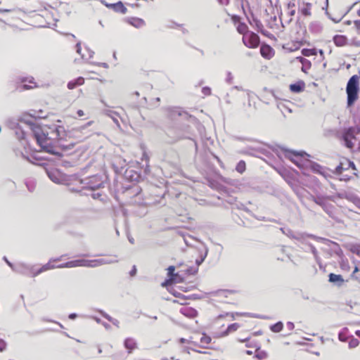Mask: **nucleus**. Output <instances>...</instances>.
<instances>
[{
  "label": "nucleus",
  "instance_id": "f257e3e1",
  "mask_svg": "<svg viewBox=\"0 0 360 360\" xmlns=\"http://www.w3.org/2000/svg\"><path fill=\"white\" fill-rule=\"evenodd\" d=\"M27 124L31 129L37 143L40 146L41 150L56 156H62L61 151H68L74 148L75 143H70L68 145L61 144L60 141L63 140L66 132L64 127L53 124L49 127V131L41 126L30 120H20Z\"/></svg>",
  "mask_w": 360,
  "mask_h": 360
},
{
  "label": "nucleus",
  "instance_id": "f03ea898",
  "mask_svg": "<svg viewBox=\"0 0 360 360\" xmlns=\"http://www.w3.org/2000/svg\"><path fill=\"white\" fill-rule=\"evenodd\" d=\"M281 150L284 152L285 157L293 162L300 169L309 167L314 172L326 176L325 168L317 162L308 160L307 158L310 157V155L305 151H297L290 150L284 147H282Z\"/></svg>",
  "mask_w": 360,
  "mask_h": 360
},
{
  "label": "nucleus",
  "instance_id": "7ed1b4c3",
  "mask_svg": "<svg viewBox=\"0 0 360 360\" xmlns=\"http://www.w3.org/2000/svg\"><path fill=\"white\" fill-rule=\"evenodd\" d=\"M359 73V75H352L347 83L346 93L347 107L352 106L359 98L360 70Z\"/></svg>",
  "mask_w": 360,
  "mask_h": 360
},
{
  "label": "nucleus",
  "instance_id": "20e7f679",
  "mask_svg": "<svg viewBox=\"0 0 360 360\" xmlns=\"http://www.w3.org/2000/svg\"><path fill=\"white\" fill-rule=\"evenodd\" d=\"M103 187L104 183L103 181H99L98 183L96 184L93 181V180H90L86 184V186L81 190L80 192L82 195H91L92 198L102 201L103 199L101 197L103 196V193L98 190Z\"/></svg>",
  "mask_w": 360,
  "mask_h": 360
},
{
  "label": "nucleus",
  "instance_id": "39448f33",
  "mask_svg": "<svg viewBox=\"0 0 360 360\" xmlns=\"http://www.w3.org/2000/svg\"><path fill=\"white\" fill-rule=\"evenodd\" d=\"M243 43L249 49H255L258 47L260 41L259 37L253 32H248L243 37Z\"/></svg>",
  "mask_w": 360,
  "mask_h": 360
},
{
  "label": "nucleus",
  "instance_id": "423d86ee",
  "mask_svg": "<svg viewBox=\"0 0 360 360\" xmlns=\"http://www.w3.org/2000/svg\"><path fill=\"white\" fill-rule=\"evenodd\" d=\"M168 117L172 120H176L178 117L182 120H188L192 117L187 112L178 107L168 108Z\"/></svg>",
  "mask_w": 360,
  "mask_h": 360
},
{
  "label": "nucleus",
  "instance_id": "0eeeda50",
  "mask_svg": "<svg viewBox=\"0 0 360 360\" xmlns=\"http://www.w3.org/2000/svg\"><path fill=\"white\" fill-rule=\"evenodd\" d=\"M280 230L281 231V232L283 234H285L288 237L295 239L298 241H302L305 237L304 233L294 232L293 231H292L291 229H290L288 228L282 227L280 229Z\"/></svg>",
  "mask_w": 360,
  "mask_h": 360
},
{
  "label": "nucleus",
  "instance_id": "6e6552de",
  "mask_svg": "<svg viewBox=\"0 0 360 360\" xmlns=\"http://www.w3.org/2000/svg\"><path fill=\"white\" fill-rule=\"evenodd\" d=\"M141 192L142 188L136 184L126 187L124 190L125 195L130 198L139 196Z\"/></svg>",
  "mask_w": 360,
  "mask_h": 360
},
{
  "label": "nucleus",
  "instance_id": "1a4fd4ad",
  "mask_svg": "<svg viewBox=\"0 0 360 360\" xmlns=\"http://www.w3.org/2000/svg\"><path fill=\"white\" fill-rule=\"evenodd\" d=\"M77 266H85V259H79L71 260L65 263L59 264L58 268H72Z\"/></svg>",
  "mask_w": 360,
  "mask_h": 360
},
{
  "label": "nucleus",
  "instance_id": "9d476101",
  "mask_svg": "<svg viewBox=\"0 0 360 360\" xmlns=\"http://www.w3.org/2000/svg\"><path fill=\"white\" fill-rule=\"evenodd\" d=\"M328 281L337 287H341L345 283L342 275L335 274L334 273H330L328 274Z\"/></svg>",
  "mask_w": 360,
  "mask_h": 360
},
{
  "label": "nucleus",
  "instance_id": "9b49d317",
  "mask_svg": "<svg viewBox=\"0 0 360 360\" xmlns=\"http://www.w3.org/2000/svg\"><path fill=\"white\" fill-rule=\"evenodd\" d=\"M124 177L129 181H139L141 176L140 173L134 171V169H127L124 172Z\"/></svg>",
  "mask_w": 360,
  "mask_h": 360
},
{
  "label": "nucleus",
  "instance_id": "f8f14e48",
  "mask_svg": "<svg viewBox=\"0 0 360 360\" xmlns=\"http://www.w3.org/2000/svg\"><path fill=\"white\" fill-rule=\"evenodd\" d=\"M289 88L291 92L299 94L304 90L305 83L303 80H299L293 84H290Z\"/></svg>",
  "mask_w": 360,
  "mask_h": 360
},
{
  "label": "nucleus",
  "instance_id": "ddd939ff",
  "mask_svg": "<svg viewBox=\"0 0 360 360\" xmlns=\"http://www.w3.org/2000/svg\"><path fill=\"white\" fill-rule=\"evenodd\" d=\"M333 41L336 46H343L348 44V39L345 35L335 34L333 37Z\"/></svg>",
  "mask_w": 360,
  "mask_h": 360
},
{
  "label": "nucleus",
  "instance_id": "4468645a",
  "mask_svg": "<svg viewBox=\"0 0 360 360\" xmlns=\"http://www.w3.org/2000/svg\"><path fill=\"white\" fill-rule=\"evenodd\" d=\"M180 311L184 316L191 319H193L198 316V311L191 307H183L181 309Z\"/></svg>",
  "mask_w": 360,
  "mask_h": 360
},
{
  "label": "nucleus",
  "instance_id": "2eb2a0df",
  "mask_svg": "<svg viewBox=\"0 0 360 360\" xmlns=\"http://www.w3.org/2000/svg\"><path fill=\"white\" fill-rule=\"evenodd\" d=\"M260 53L262 57L266 59H270L273 56L274 51V49L268 44L264 46H262L260 48Z\"/></svg>",
  "mask_w": 360,
  "mask_h": 360
},
{
  "label": "nucleus",
  "instance_id": "dca6fc26",
  "mask_svg": "<svg viewBox=\"0 0 360 360\" xmlns=\"http://www.w3.org/2000/svg\"><path fill=\"white\" fill-rule=\"evenodd\" d=\"M108 8H112L115 12L125 14L127 11V8L124 6L122 1H118L115 4H107Z\"/></svg>",
  "mask_w": 360,
  "mask_h": 360
},
{
  "label": "nucleus",
  "instance_id": "f3484780",
  "mask_svg": "<svg viewBox=\"0 0 360 360\" xmlns=\"http://www.w3.org/2000/svg\"><path fill=\"white\" fill-rule=\"evenodd\" d=\"M124 346L129 354L131 353L137 347L136 341L132 338H127L124 341Z\"/></svg>",
  "mask_w": 360,
  "mask_h": 360
},
{
  "label": "nucleus",
  "instance_id": "a211bd4d",
  "mask_svg": "<svg viewBox=\"0 0 360 360\" xmlns=\"http://www.w3.org/2000/svg\"><path fill=\"white\" fill-rule=\"evenodd\" d=\"M126 21L136 28H140L145 25L143 19L136 17L127 18Z\"/></svg>",
  "mask_w": 360,
  "mask_h": 360
},
{
  "label": "nucleus",
  "instance_id": "6ab92c4d",
  "mask_svg": "<svg viewBox=\"0 0 360 360\" xmlns=\"http://www.w3.org/2000/svg\"><path fill=\"white\" fill-rule=\"evenodd\" d=\"M309 30L313 34H319L323 30V26L319 21H313L309 24Z\"/></svg>",
  "mask_w": 360,
  "mask_h": 360
},
{
  "label": "nucleus",
  "instance_id": "aec40b11",
  "mask_svg": "<svg viewBox=\"0 0 360 360\" xmlns=\"http://www.w3.org/2000/svg\"><path fill=\"white\" fill-rule=\"evenodd\" d=\"M342 139L353 140L356 139V132L353 127L345 129L342 134Z\"/></svg>",
  "mask_w": 360,
  "mask_h": 360
},
{
  "label": "nucleus",
  "instance_id": "412c9836",
  "mask_svg": "<svg viewBox=\"0 0 360 360\" xmlns=\"http://www.w3.org/2000/svg\"><path fill=\"white\" fill-rule=\"evenodd\" d=\"M313 201L318 205L321 206L323 210L328 212L329 205L327 203L326 198L323 196H316L313 198Z\"/></svg>",
  "mask_w": 360,
  "mask_h": 360
},
{
  "label": "nucleus",
  "instance_id": "4be33fe9",
  "mask_svg": "<svg viewBox=\"0 0 360 360\" xmlns=\"http://www.w3.org/2000/svg\"><path fill=\"white\" fill-rule=\"evenodd\" d=\"M167 277L169 278V280H172L173 283H181V280H177L176 276H179V274L178 273H175V266H169L167 268Z\"/></svg>",
  "mask_w": 360,
  "mask_h": 360
},
{
  "label": "nucleus",
  "instance_id": "5701e85b",
  "mask_svg": "<svg viewBox=\"0 0 360 360\" xmlns=\"http://www.w3.org/2000/svg\"><path fill=\"white\" fill-rule=\"evenodd\" d=\"M235 315H238V316H250V317L258 318V319H268V317L266 316L257 315V314H248V313H239V312H236V314L232 313V312H227V313H226V316H231L232 319H235Z\"/></svg>",
  "mask_w": 360,
  "mask_h": 360
},
{
  "label": "nucleus",
  "instance_id": "b1692460",
  "mask_svg": "<svg viewBox=\"0 0 360 360\" xmlns=\"http://www.w3.org/2000/svg\"><path fill=\"white\" fill-rule=\"evenodd\" d=\"M84 82V79L83 77H79L77 78H76L74 80H72V81H70L68 83V88L69 89H74L75 88H76L77 86H80L82 84H83Z\"/></svg>",
  "mask_w": 360,
  "mask_h": 360
},
{
  "label": "nucleus",
  "instance_id": "393cba45",
  "mask_svg": "<svg viewBox=\"0 0 360 360\" xmlns=\"http://www.w3.org/2000/svg\"><path fill=\"white\" fill-rule=\"evenodd\" d=\"M250 24L254 27L257 32L261 30L264 27L262 22L257 19L253 14H252V19L249 20Z\"/></svg>",
  "mask_w": 360,
  "mask_h": 360
},
{
  "label": "nucleus",
  "instance_id": "a878e982",
  "mask_svg": "<svg viewBox=\"0 0 360 360\" xmlns=\"http://www.w3.org/2000/svg\"><path fill=\"white\" fill-rule=\"evenodd\" d=\"M30 269L25 264H20L18 265L15 266V268H13V271L23 274V275H28V272L30 271Z\"/></svg>",
  "mask_w": 360,
  "mask_h": 360
},
{
  "label": "nucleus",
  "instance_id": "bb28decb",
  "mask_svg": "<svg viewBox=\"0 0 360 360\" xmlns=\"http://www.w3.org/2000/svg\"><path fill=\"white\" fill-rule=\"evenodd\" d=\"M239 327H240V326L237 323H231V324L229 325L228 327L226 328V329L221 333V337H225V336L228 335L230 333L237 330Z\"/></svg>",
  "mask_w": 360,
  "mask_h": 360
},
{
  "label": "nucleus",
  "instance_id": "cd10ccee",
  "mask_svg": "<svg viewBox=\"0 0 360 360\" xmlns=\"http://www.w3.org/2000/svg\"><path fill=\"white\" fill-rule=\"evenodd\" d=\"M311 4L309 2L304 3V6L301 8L299 11L301 12V13L304 16H309L311 15Z\"/></svg>",
  "mask_w": 360,
  "mask_h": 360
},
{
  "label": "nucleus",
  "instance_id": "c85d7f7f",
  "mask_svg": "<svg viewBox=\"0 0 360 360\" xmlns=\"http://www.w3.org/2000/svg\"><path fill=\"white\" fill-rule=\"evenodd\" d=\"M348 168L346 167L345 164V160L340 162V164L335 168L333 171V173L336 175H340L342 174V172L345 170H347Z\"/></svg>",
  "mask_w": 360,
  "mask_h": 360
},
{
  "label": "nucleus",
  "instance_id": "c756f323",
  "mask_svg": "<svg viewBox=\"0 0 360 360\" xmlns=\"http://www.w3.org/2000/svg\"><path fill=\"white\" fill-rule=\"evenodd\" d=\"M269 328L273 333H279L283 328V323L282 321H279L276 323L271 325Z\"/></svg>",
  "mask_w": 360,
  "mask_h": 360
},
{
  "label": "nucleus",
  "instance_id": "7c9ffc66",
  "mask_svg": "<svg viewBox=\"0 0 360 360\" xmlns=\"http://www.w3.org/2000/svg\"><path fill=\"white\" fill-rule=\"evenodd\" d=\"M99 266H101L100 259H85V266L86 267H96Z\"/></svg>",
  "mask_w": 360,
  "mask_h": 360
},
{
  "label": "nucleus",
  "instance_id": "2f4dec72",
  "mask_svg": "<svg viewBox=\"0 0 360 360\" xmlns=\"http://www.w3.org/2000/svg\"><path fill=\"white\" fill-rule=\"evenodd\" d=\"M208 253V248L207 247H205L204 252L200 253V256L199 258L195 259V264L197 265V267L200 266L205 259Z\"/></svg>",
  "mask_w": 360,
  "mask_h": 360
},
{
  "label": "nucleus",
  "instance_id": "473e14b6",
  "mask_svg": "<svg viewBox=\"0 0 360 360\" xmlns=\"http://www.w3.org/2000/svg\"><path fill=\"white\" fill-rule=\"evenodd\" d=\"M346 198L351 201L354 205H356L360 210V198L354 195H350L347 196Z\"/></svg>",
  "mask_w": 360,
  "mask_h": 360
},
{
  "label": "nucleus",
  "instance_id": "72a5a7b5",
  "mask_svg": "<svg viewBox=\"0 0 360 360\" xmlns=\"http://www.w3.org/2000/svg\"><path fill=\"white\" fill-rule=\"evenodd\" d=\"M48 176L49 179L54 183L60 184L61 182L60 178L58 176V174L53 172H48Z\"/></svg>",
  "mask_w": 360,
  "mask_h": 360
},
{
  "label": "nucleus",
  "instance_id": "f704fd0d",
  "mask_svg": "<svg viewBox=\"0 0 360 360\" xmlns=\"http://www.w3.org/2000/svg\"><path fill=\"white\" fill-rule=\"evenodd\" d=\"M245 169H246L245 162L244 160H240L236 165V170L238 173L243 174L245 171Z\"/></svg>",
  "mask_w": 360,
  "mask_h": 360
},
{
  "label": "nucleus",
  "instance_id": "c9c22d12",
  "mask_svg": "<svg viewBox=\"0 0 360 360\" xmlns=\"http://www.w3.org/2000/svg\"><path fill=\"white\" fill-rule=\"evenodd\" d=\"M105 114L108 116L110 117L115 124L119 125V121H118V120L117 118V116H118V113L117 112H116L115 111H112V110H108L105 111Z\"/></svg>",
  "mask_w": 360,
  "mask_h": 360
},
{
  "label": "nucleus",
  "instance_id": "e433bc0d",
  "mask_svg": "<svg viewBox=\"0 0 360 360\" xmlns=\"http://www.w3.org/2000/svg\"><path fill=\"white\" fill-rule=\"evenodd\" d=\"M300 61L302 63V70L306 72V70L311 68V62L304 58H300Z\"/></svg>",
  "mask_w": 360,
  "mask_h": 360
},
{
  "label": "nucleus",
  "instance_id": "4c0bfd02",
  "mask_svg": "<svg viewBox=\"0 0 360 360\" xmlns=\"http://www.w3.org/2000/svg\"><path fill=\"white\" fill-rule=\"evenodd\" d=\"M309 248H310V250H311V253L314 256L316 261L321 266V264L319 263L320 258L318 256V251H317L316 248L312 244H309Z\"/></svg>",
  "mask_w": 360,
  "mask_h": 360
},
{
  "label": "nucleus",
  "instance_id": "58836bf2",
  "mask_svg": "<svg viewBox=\"0 0 360 360\" xmlns=\"http://www.w3.org/2000/svg\"><path fill=\"white\" fill-rule=\"evenodd\" d=\"M267 356H268L267 352L264 350L259 351L255 354V357L259 360L266 358Z\"/></svg>",
  "mask_w": 360,
  "mask_h": 360
},
{
  "label": "nucleus",
  "instance_id": "ea45409f",
  "mask_svg": "<svg viewBox=\"0 0 360 360\" xmlns=\"http://www.w3.org/2000/svg\"><path fill=\"white\" fill-rule=\"evenodd\" d=\"M212 341L211 337L206 335L205 333L202 334V336L200 338V342L202 344H210Z\"/></svg>",
  "mask_w": 360,
  "mask_h": 360
},
{
  "label": "nucleus",
  "instance_id": "a19ab883",
  "mask_svg": "<svg viewBox=\"0 0 360 360\" xmlns=\"http://www.w3.org/2000/svg\"><path fill=\"white\" fill-rule=\"evenodd\" d=\"M247 30H248V26L245 23H240L237 27V31L240 34H244V33L247 31Z\"/></svg>",
  "mask_w": 360,
  "mask_h": 360
},
{
  "label": "nucleus",
  "instance_id": "79ce46f5",
  "mask_svg": "<svg viewBox=\"0 0 360 360\" xmlns=\"http://www.w3.org/2000/svg\"><path fill=\"white\" fill-rule=\"evenodd\" d=\"M359 344V341L358 339L352 338L349 342V348H355Z\"/></svg>",
  "mask_w": 360,
  "mask_h": 360
},
{
  "label": "nucleus",
  "instance_id": "37998d69",
  "mask_svg": "<svg viewBox=\"0 0 360 360\" xmlns=\"http://www.w3.org/2000/svg\"><path fill=\"white\" fill-rule=\"evenodd\" d=\"M112 360H124L125 356L122 352L114 354L111 356Z\"/></svg>",
  "mask_w": 360,
  "mask_h": 360
},
{
  "label": "nucleus",
  "instance_id": "c03bdc74",
  "mask_svg": "<svg viewBox=\"0 0 360 360\" xmlns=\"http://www.w3.org/2000/svg\"><path fill=\"white\" fill-rule=\"evenodd\" d=\"M345 164L346 167L348 168V169L349 168H352L354 170H356V166H355L354 162H352L348 159H345Z\"/></svg>",
  "mask_w": 360,
  "mask_h": 360
},
{
  "label": "nucleus",
  "instance_id": "a18cd8bd",
  "mask_svg": "<svg viewBox=\"0 0 360 360\" xmlns=\"http://www.w3.org/2000/svg\"><path fill=\"white\" fill-rule=\"evenodd\" d=\"M198 271V267L190 266L186 270V272L188 275H195L197 274Z\"/></svg>",
  "mask_w": 360,
  "mask_h": 360
},
{
  "label": "nucleus",
  "instance_id": "49530a36",
  "mask_svg": "<svg viewBox=\"0 0 360 360\" xmlns=\"http://www.w3.org/2000/svg\"><path fill=\"white\" fill-rule=\"evenodd\" d=\"M98 313L105 319H106L108 321H112V319L113 318L111 317L109 314H108L107 313H105L103 310L102 309H98Z\"/></svg>",
  "mask_w": 360,
  "mask_h": 360
},
{
  "label": "nucleus",
  "instance_id": "de8ad7c7",
  "mask_svg": "<svg viewBox=\"0 0 360 360\" xmlns=\"http://www.w3.org/2000/svg\"><path fill=\"white\" fill-rule=\"evenodd\" d=\"M302 54L306 56H310L315 54V51L313 49H304L302 51Z\"/></svg>",
  "mask_w": 360,
  "mask_h": 360
},
{
  "label": "nucleus",
  "instance_id": "09e8293b",
  "mask_svg": "<svg viewBox=\"0 0 360 360\" xmlns=\"http://www.w3.org/2000/svg\"><path fill=\"white\" fill-rule=\"evenodd\" d=\"M259 32H260L262 35L268 37V38H271V37H274V35L270 33L269 31L266 30L264 29V27H262V29H261V30L259 31Z\"/></svg>",
  "mask_w": 360,
  "mask_h": 360
},
{
  "label": "nucleus",
  "instance_id": "8fccbe9b",
  "mask_svg": "<svg viewBox=\"0 0 360 360\" xmlns=\"http://www.w3.org/2000/svg\"><path fill=\"white\" fill-rule=\"evenodd\" d=\"M6 347H7L6 342L4 340L0 338V352L5 351L6 349Z\"/></svg>",
  "mask_w": 360,
  "mask_h": 360
},
{
  "label": "nucleus",
  "instance_id": "3c124183",
  "mask_svg": "<svg viewBox=\"0 0 360 360\" xmlns=\"http://www.w3.org/2000/svg\"><path fill=\"white\" fill-rule=\"evenodd\" d=\"M233 77L231 74V72H227L226 73V83L231 84L233 83Z\"/></svg>",
  "mask_w": 360,
  "mask_h": 360
},
{
  "label": "nucleus",
  "instance_id": "603ef678",
  "mask_svg": "<svg viewBox=\"0 0 360 360\" xmlns=\"http://www.w3.org/2000/svg\"><path fill=\"white\" fill-rule=\"evenodd\" d=\"M345 142V146L347 148H352L354 147V143L352 142V140H348V139H342Z\"/></svg>",
  "mask_w": 360,
  "mask_h": 360
},
{
  "label": "nucleus",
  "instance_id": "864d4df0",
  "mask_svg": "<svg viewBox=\"0 0 360 360\" xmlns=\"http://www.w3.org/2000/svg\"><path fill=\"white\" fill-rule=\"evenodd\" d=\"M202 93L205 96H209L212 93L211 88L209 86H204L202 89Z\"/></svg>",
  "mask_w": 360,
  "mask_h": 360
},
{
  "label": "nucleus",
  "instance_id": "5fc2aeb1",
  "mask_svg": "<svg viewBox=\"0 0 360 360\" xmlns=\"http://www.w3.org/2000/svg\"><path fill=\"white\" fill-rule=\"evenodd\" d=\"M30 272H31L32 274V277H35V276H38L39 274H41L44 271H43V269H41V268H39L36 271H34L33 269L30 268Z\"/></svg>",
  "mask_w": 360,
  "mask_h": 360
},
{
  "label": "nucleus",
  "instance_id": "6e6d98bb",
  "mask_svg": "<svg viewBox=\"0 0 360 360\" xmlns=\"http://www.w3.org/2000/svg\"><path fill=\"white\" fill-rule=\"evenodd\" d=\"M76 52L82 56V58H84V56L83 54H81L82 51V47H81V42H77L75 45Z\"/></svg>",
  "mask_w": 360,
  "mask_h": 360
},
{
  "label": "nucleus",
  "instance_id": "4d7b16f0",
  "mask_svg": "<svg viewBox=\"0 0 360 360\" xmlns=\"http://www.w3.org/2000/svg\"><path fill=\"white\" fill-rule=\"evenodd\" d=\"M55 266L53 265L50 264V263H47L43 265L41 268L43 269V271H47L49 269H53Z\"/></svg>",
  "mask_w": 360,
  "mask_h": 360
},
{
  "label": "nucleus",
  "instance_id": "13d9d810",
  "mask_svg": "<svg viewBox=\"0 0 360 360\" xmlns=\"http://www.w3.org/2000/svg\"><path fill=\"white\" fill-rule=\"evenodd\" d=\"M100 262H101V265H103V264H111L113 262L110 259H100Z\"/></svg>",
  "mask_w": 360,
  "mask_h": 360
},
{
  "label": "nucleus",
  "instance_id": "bf43d9fd",
  "mask_svg": "<svg viewBox=\"0 0 360 360\" xmlns=\"http://www.w3.org/2000/svg\"><path fill=\"white\" fill-rule=\"evenodd\" d=\"M352 252L360 257V245H358L354 246L352 249Z\"/></svg>",
  "mask_w": 360,
  "mask_h": 360
},
{
  "label": "nucleus",
  "instance_id": "052dcab7",
  "mask_svg": "<svg viewBox=\"0 0 360 360\" xmlns=\"http://www.w3.org/2000/svg\"><path fill=\"white\" fill-rule=\"evenodd\" d=\"M137 273V269H136V267L135 265H134L131 269V271H129V275L131 276H134Z\"/></svg>",
  "mask_w": 360,
  "mask_h": 360
},
{
  "label": "nucleus",
  "instance_id": "680f3d73",
  "mask_svg": "<svg viewBox=\"0 0 360 360\" xmlns=\"http://www.w3.org/2000/svg\"><path fill=\"white\" fill-rule=\"evenodd\" d=\"M359 271V268L357 266L354 267V269L351 275L352 278L358 280L357 276H355V274Z\"/></svg>",
  "mask_w": 360,
  "mask_h": 360
},
{
  "label": "nucleus",
  "instance_id": "e2e57ef3",
  "mask_svg": "<svg viewBox=\"0 0 360 360\" xmlns=\"http://www.w3.org/2000/svg\"><path fill=\"white\" fill-rule=\"evenodd\" d=\"M4 260L6 262V264L13 270V268H15V266L13 263H11L8 259L6 258V257H4Z\"/></svg>",
  "mask_w": 360,
  "mask_h": 360
},
{
  "label": "nucleus",
  "instance_id": "0e129e2a",
  "mask_svg": "<svg viewBox=\"0 0 360 360\" xmlns=\"http://www.w3.org/2000/svg\"><path fill=\"white\" fill-rule=\"evenodd\" d=\"M286 326L289 330H292L295 328L294 323L291 321H288Z\"/></svg>",
  "mask_w": 360,
  "mask_h": 360
},
{
  "label": "nucleus",
  "instance_id": "69168bd1",
  "mask_svg": "<svg viewBox=\"0 0 360 360\" xmlns=\"http://www.w3.org/2000/svg\"><path fill=\"white\" fill-rule=\"evenodd\" d=\"M280 174L285 179H286L287 178L290 177V174L287 171H283L282 172H280Z\"/></svg>",
  "mask_w": 360,
  "mask_h": 360
},
{
  "label": "nucleus",
  "instance_id": "338daca9",
  "mask_svg": "<svg viewBox=\"0 0 360 360\" xmlns=\"http://www.w3.org/2000/svg\"><path fill=\"white\" fill-rule=\"evenodd\" d=\"M338 339L341 342H345L347 340L346 338L343 335L342 333H339Z\"/></svg>",
  "mask_w": 360,
  "mask_h": 360
},
{
  "label": "nucleus",
  "instance_id": "774afa93",
  "mask_svg": "<svg viewBox=\"0 0 360 360\" xmlns=\"http://www.w3.org/2000/svg\"><path fill=\"white\" fill-rule=\"evenodd\" d=\"M354 25H355V27L356 28V30H360V20H354Z\"/></svg>",
  "mask_w": 360,
  "mask_h": 360
}]
</instances>
